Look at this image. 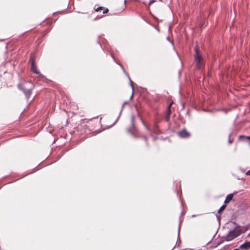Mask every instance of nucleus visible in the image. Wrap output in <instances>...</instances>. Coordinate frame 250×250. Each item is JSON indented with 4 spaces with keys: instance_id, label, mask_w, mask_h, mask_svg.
<instances>
[{
    "instance_id": "14",
    "label": "nucleus",
    "mask_w": 250,
    "mask_h": 250,
    "mask_svg": "<svg viewBox=\"0 0 250 250\" xmlns=\"http://www.w3.org/2000/svg\"><path fill=\"white\" fill-rule=\"evenodd\" d=\"M108 12V9L107 8H106L104 9L103 12V14L107 13Z\"/></svg>"
},
{
    "instance_id": "9",
    "label": "nucleus",
    "mask_w": 250,
    "mask_h": 250,
    "mask_svg": "<svg viewBox=\"0 0 250 250\" xmlns=\"http://www.w3.org/2000/svg\"><path fill=\"white\" fill-rule=\"evenodd\" d=\"M226 206L225 205H222L221 208L218 209V213H220L223 210L225 209Z\"/></svg>"
},
{
    "instance_id": "11",
    "label": "nucleus",
    "mask_w": 250,
    "mask_h": 250,
    "mask_svg": "<svg viewBox=\"0 0 250 250\" xmlns=\"http://www.w3.org/2000/svg\"><path fill=\"white\" fill-rule=\"evenodd\" d=\"M128 79H129V81H130V85L132 87V91H133V85H132V82L131 81V79H130V78L129 77H128Z\"/></svg>"
},
{
    "instance_id": "4",
    "label": "nucleus",
    "mask_w": 250,
    "mask_h": 250,
    "mask_svg": "<svg viewBox=\"0 0 250 250\" xmlns=\"http://www.w3.org/2000/svg\"><path fill=\"white\" fill-rule=\"evenodd\" d=\"M30 61L31 62V70L32 71L37 74H39V72L37 70L34 60L31 58Z\"/></svg>"
},
{
    "instance_id": "8",
    "label": "nucleus",
    "mask_w": 250,
    "mask_h": 250,
    "mask_svg": "<svg viewBox=\"0 0 250 250\" xmlns=\"http://www.w3.org/2000/svg\"><path fill=\"white\" fill-rule=\"evenodd\" d=\"M170 107H171V104H169L168 108H167V120H168L170 114L171 113V110H170Z\"/></svg>"
},
{
    "instance_id": "3",
    "label": "nucleus",
    "mask_w": 250,
    "mask_h": 250,
    "mask_svg": "<svg viewBox=\"0 0 250 250\" xmlns=\"http://www.w3.org/2000/svg\"><path fill=\"white\" fill-rule=\"evenodd\" d=\"M19 87L22 89L25 95L27 97H29L31 94L32 89L34 87V85L32 83H26L24 84V87L21 88V85H19Z\"/></svg>"
},
{
    "instance_id": "7",
    "label": "nucleus",
    "mask_w": 250,
    "mask_h": 250,
    "mask_svg": "<svg viewBox=\"0 0 250 250\" xmlns=\"http://www.w3.org/2000/svg\"><path fill=\"white\" fill-rule=\"evenodd\" d=\"M233 197V194H229L226 198V199L225 200V203L227 204L230 201H231Z\"/></svg>"
},
{
    "instance_id": "19",
    "label": "nucleus",
    "mask_w": 250,
    "mask_h": 250,
    "mask_svg": "<svg viewBox=\"0 0 250 250\" xmlns=\"http://www.w3.org/2000/svg\"><path fill=\"white\" fill-rule=\"evenodd\" d=\"M144 139H145L146 141V140H147L146 137L144 136Z\"/></svg>"
},
{
    "instance_id": "12",
    "label": "nucleus",
    "mask_w": 250,
    "mask_h": 250,
    "mask_svg": "<svg viewBox=\"0 0 250 250\" xmlns=\"http://www.w3.org/2000/svg\"><path fill=\"white\" fill-rule=\"evenodd\" d=\"M102 9H103V7H99L95 9V10L96 11H99L100 10H102Z\"/></svg>"
},
{
    "instance_id": "1",
    "label": "nucleus",
    "mask_w": 250,
    "mask_h": 250,
    "mask_svg": "<svg viewBox=\"0 0 250 250\" xmlns=\"http://www.w3.org/2000/svg\"><path fill=\"white\" fill-rule=\"evenodd\" d=\"M241 234V230L239 228H235L231 230L226 236V240L230 241L238 237Z\"/></svg>"
},
{
    "instance_id": "21",
    "label": "nucleus",
    "mask_w": 250,
    "mask_h": 250,
    "mask_svg": "<svg viewBox=\"0 0 250 250\" xmlns=\"http://www.w3.org/2000/svg\"><path fill=\"white\" fill-rule=\"evenodd\" d=\"M173 104V102H171L170 104H171V105H172V104Z\"/></svg>"
},
{
    "instance_id": "5",
    "label": "nucleus",
    "mask_w": 250,
    "mask_h": 250,
    "mask_svg": "<svg viewBox=\"0 0 250 250\" xmlns=\"http://www.w3.org/2000/svg\"><path fill=\"white\" fill-rule=\"evenodd\" d=\"M178 135L182 138H187L189 136V133L185 129H184L178 133Z\"/></svg>"
},
{
    "instance_id": "2",
    "label": "nucleus",
    "mask_w": 250,
    "mask_h": 250,
    "mask_svg": "<svg viewBox=\"0 0 250 250\" xmlns=\"http://www.w3.org/2000/svg\"><path fill=\"white\" fill-rule=\"evenodd\" d=\"M195 50L196 52L195 60L196 63V67L197 69L201 70L203 69L204 67L203 59L200 55L199 50L197 48H196Z\"/></svg>"
},
{
    "instance_id": "10",
    "label": "nucleus",
    "mask_w": 250,
    "mask_h": 250,
    "mask_svg": "<svg viewBox=\"0 0 250 250\" xmlns=\"http://www.w3.org/2000/svg\"><path fill=\"white\" fill-rule=\"evenodd\" d=\"M126 104H127V102H125V103L123 104V106H122V108H123V107H124V105H125ZM122 110H123V109H122V110H121V111H120V114H119V116H118V117L117 119V120H116V121H115V123H116L117 122V121L118 120V119H119L120 116V115H121V113H122Z\"/></svg>"
},
{
    "instance_id": "15",
    "label": "nucleus",
    "mask_w": 250,
    "mask_h": 250,
    "mask_svg": "<svg viewBox=\"0 0 250 250\" xmlns=\"http://www.w3.org/2000/svg\"><path fill=\"white\" fill-rule=\"evenodd\" d=\"M247 175H250V169L246 172Z\"/></svg>"
},
{
    "instance_id": "18",
    "label": "nucleus",
    "mask_w": 250,
    "mask_h": 250,
    "mask_svg": "<svg viewBox=\"0 0 250 250\" xmlns=\"http://www.w3.org/2000/svg\"><path fill=\"white\" fill-rule=\"evenodd\" d=\"M133 92H132V95H131V96L130 97V99H131L133 98Z\"/></svg>"
},
{
    "instance_id": "16",
    "label": "nucleus",
    "mask_w": 250,
    "mask_h": 250,
    "mask_svg": "<svg viewBox=\"0 0 250 250\" xmlns=\"http://www.w3.org/2000/svg\"><path fill=\"white\" fill-rule=\"evenodd\" d=\"M132 125L133 126L134 125V117L133 116L132 117Z\"/></svg>"
},
{
    "instance_id": "17",
    "label": "nucleus",
    "mask_w": 250,
    "mask_h": 250,
    "mask_svg": "<svg viewBox=\"0 0 250 250\" xmlns=\"http://www.w3.org/2000/svg\"><path fill=\"white\" fill-rule=\"evenodd\" d=\"M229 144H231V143H232V141H231V140H230V139H229Z\"/></svg>"
},
{
    "instance_id": "23",
    "label": "nucleus",
    "mask_w": 250,
    "mask_h": 250,
    "mask_svg": "<svg viewBox=\"0 0 250 250\" xmlns=\"http://www.w3.org/2000/svg\"><path fill=\"white\" fill-rule=\"evenodd\" d=\"M179 229H180V228H179ZM180 231V230H178V232H179Z\"/></svg>"
},
{
    "instance_id": "20",
    "label": "nucleus",
    "mask_w": 250,
    "mask_h": 250,
    "mask_svg": "<svg viewBox=\"0 0 250 250\" xmlns=\"http://www.w3.org/2000/svg\"><path fill=\"white\" fill-rule=\"evenodd\" d=\"M233 250H240L239 249H235Z\"/></svg>"
},
{
    "instance_id": "6",
    "label": "nucleus",
    "mask_w": 250,
    "mask_h": 250,
    "mask_svg": "<svg viewBox=\"0 0 250 250\" xmlns=\"http://www.w3.org/2000/svg\"><path fill=\"white\" fill-rule=\"evenodd\" d=\"M239 248L241 249H248L250 248V242L247 241L243 243V244L241 245L239 247Z\"/></svg>"
},
{
    "instance_id": "13",
    "label": "nucleus",
    "mask_w": 250,
    "mask_h": 250,
    "mask_svg": "<svg viewBox=\"0 0 250 250\" xmlns=\"http://www.w3.org/2000/svg\"><path fill=\"white\" fill-rule=\"evenodd\" d=\"M155 0H150L148 5H151L152 3H154L155 1Z\"/></svg>"
},
{
    "instance_id": "22",
    "label": "nucleus",
    "mask_w": 250,
    "mask_h": 250,
    "mask_svg": "<svg viewBox=\"0 0 250 250\" xmlns=\"http://www.w3.org/2000/svg\"><path fill=\"white\" fill-rule=\"evenodd\" d=\"M122 68H123V71H125V69H124V68H123V67H122Z\"/></svg>"
}]
</instances>
